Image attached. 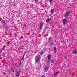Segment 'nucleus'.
Returning a JSON list of instances; mask_svg holds the SVG:
<instances>
[{"instance_id": "6e6552de", "label": "nucleus", "mask_w": 77, "mask_h": 77, "mask_svg": "<svg viewBox=\"0 0 77 77\" xmlns=\"http://www.w3.org/2000/svg\"><path fill=\"white\" fill-rule=\"evenodd\" d=\"M51 55H49L48 56V61H50V60H51L50 59H51Z\"/></svg>"}, {"instance_id": "bb28decb", "label": "nucleus", "mask_w": 77, "mask_h": 77, "mask_svg": "<svg viewBox=\"0 0 77 77\" xmlns=\"http://www.w3.org/2000/svg\"><path fill=\"white\" fill-rule=\"evenodd\" d=\"M52 35H54V34H52Z\"/></svg>"}, {"instance_id": "393cba45", "label": "nucleus", "mask_w": 77, "mask_h": 77, "mask_svg": "<svg viewBox=\"0 0 77 77\" xmlns=\"http://www.w3.org/2000/svg\"><path fill=\"white\" fill-rule=\"evenodd\" d=\"M76 4H77V2L76 3Z\"/></svg>"}, {"instance_id": "0eeeda50", "label": "nucleus", "mask_w": 77, "mask_h": 77, "mask_svg": "<svg viewBox=\"0 0 77 77\" xmlns=\"http://www.w3.org/2000/svg\"><path fill=\"white\" fill-rule=\"evenodd\" d=\"M40 29H42V27H43V23L42 22H41L40 23Z\"/></svg>"}, {"instance_id": "a878e982", "label": "nucleus", "mask_w": 77, "mask_h": 77, "mask_svg": "<svg viewBox=\"0 0 77 77\" xmlns=\"http://www.w3.org/2000/svg\"><path fill=\"white\" fill-rule=\"evenodd\" d=\"M1 50V49H0V50Z\"/></svg>"}, {"instance_id": "4be33fe9", "label": "nucleus", "mask_w": 77, "mask_h": 77, "mask_svg": "<svg viewBox=\"0 0 77 77\" xmlns=\"http://www.w3.org/2000/svg\"><path fill=\"white\" fill-rule=\"evenodd\" d=\"M34 1L35 2H38V0H34Z\"/></svg>"}, {"instance_id": "20e7f679", "label": "nucleus", "mask_w": 77, "mask_h": 77, "mask_svg": "<svg viewBox=\"0 0 77 77\" xmlns=\"http://www.w3.org/2000/svg\"><path fill=\"white\" fill-rule=\"evenodd\" d=\"M70 14V11H68L66 12V13H65V15L64 16V17H66L68 16L69 15V14Z\"/></svg>"}, {"instance_id": "7ed1b4c3", "label": "nucleus", "mask_w": 77, "mask_h": 77, "mask_svg": "<svg viewBox=\"0 0 77 77\" xmlns=\"http://www.w3.org/2000/svg\"><path fill=\"white\" fill-rule=\"evenodd\" d=\"M49 69V67L48 66H46V67L44 68V71L45 72H47Z\"/></svg>"}, {"instance_id": "1a4fd4ad", "label": "nucleus", "mask_w": 77, "mask_h": 77, "mask_svg": "<svg viewBox=\"0 0 77 77\" xmlns=\"http://www.w3.org/2000/svg\"><path fill=\"white\" fill-rule=\"evenodd\" d=\"M72 53L74 54H76L77 53V50H75L72 51Z\"/></svg>"}, {"instance_id": "ddd939ff", "label": "nucleus", "mask_w": 77, "mask_h": 77, "mask_svg": "<svg viewBox=\"0 0 77 77\" xmlns=\"http://www.w3.org/2000/svg\"><path fill=\"white\" fill-rule=\"evenodd\" d=\"M51 14H53V13H54V9H51Z\"/></svg>"}, {"instance_id": "6ab92c4d", "label": "nucleus", "mask_w": 77, "mask_h": 77, "mask_svg": "<svg viewBox=\"0 0 77 77\" xmlns=\"http://www.w3.org/2000/svg\"><path fill=\"white\" fill-rule=\"evenodd\" d=\"M50 45H53V42H51Z\"/></svg>"}, {"instance_id": "dca6fc26", "label": "nucleus", "mask_w": 77, "mask_h": 77, "mask_svg": "<svg viewBox=\"0 0 77 77\" xmlns=\"http://www.w3.org/2000/svg\"><path fill=\"white\" fill-rule=\"evenodd\" d=\"M51 38H52V37H50L49 38V42H50V41H51Z\"/></svg>"}, {"instance_id": "423d86ee", "label": "nucleus", "mask_w": 77, "mask_h": 77, "mask_svg": "<svg viewBox=\"0 0 77 77\" xmlns=\"http://www.w3.org/2000/svg\"><path fill=\"white\" fill-rule=\"evenodd\" d=\"M20 75V71H19L17 72L16 74V77H19Z\"/></svg>"}, {"instance_id": "5701e85b", "label": "nucleus", "mask_w": 77, "mask_h": 77, "mask_svg": "<svg viewBox=\"0 0 77 77\" xmlns=\"http://www.w3.org/2000/svg\"><path fill=\"white\" fill-rule=\"evenodd\" d=\"M24 56H23V57H22V59H24Z\"/></svg>"}, {"instance_id": "f03ea898", "label": "nucleus", "mask_w": 77, "mask_h": 77, "mask_svg": "<svg viewBox=\"0 0 77 77\" xmlns=\"http://www.w3.org/2000/svg\"><path fill=\"white\" fill-rule=\"evenodd\" d=\"M2 22L3 24H4V25L5 26H7V23H7V21L3 20H2Z\"/></svg>"}, {"instance_id": "f257e3e1", "label": "nucleus", "mask_w": 77, "mask_h": 77, "mask_svg": "<svg viewBox=\"0 0 77 77\" xmlns=\"http://www.w3.org/2000/svg\"><path fill=\"white\" fill-rule=\"evenodd\" d=\"M35 60L36 62H38L39 61V60H40V57L39 56L38 57L37 56L35 57Z\"/></svg>"}, {"instance_id": "39448f33", "label": "nucleus", "mask_w": 77, "mask_h": 77, "mask_svg": "<svg viewBox=\"0 0 77 77\" xmlns=\"http://www.w3.org/2000/svg\"><path fill=\"white\" fill-rule=\"evenodd\" d=\"M67 19L66 17L63 20V25H65L66 23V22H67Z\"/></svg>"}, {"instance_id": "9b49d317", "label": "nucleus", "mask_w": 77, "mask_h": 77, "mask_svg": "<svg viewBox=\"0 0 77 77\" xmlns=\"http://www.w3.org/2000/svg\"><path fill=\"white\" fill-rule=\"evenodd\" d=\"M24 59H22L21 60L20 62V65H21V64L23 63V62H24Z\"/></svg>"}, {"instance_id": "9d476101", "label": "nucleus", "mask_w": 77, "mask_h": 77, "mask_svg": "<svg viewBox=\"0 0 77 77\" xmlns=\"http://www.w3.org/2000/svg\"><path fill=\"white\" fill-rule=\"evenodd\" d=\"M59 73V72H55L54 73V76H56V75H57V74H58Z\"/></svg>"}, {"instance_id": "f3484780", "label": "nucleus", "mask_w": 77, "mask_h": 77, "mask_svg": "<svg viewBox=\"0 0 77 77\" xmlns=\"http://www.w3.org/2000/svg\"><path fill=\"white\" fill-rule=\"evenodd\" d=\"M11 70L12 71V72H15V71H14V70L13 69H11Z\"/></svg>"}, {"instance_id": "b1692460", "label": "nucleus", "mask_w": 77, "mask_h": 77, "mask_svg": "<svg viewBox=\"0 0 77 77\" xmlns=\"http://www.w3.org/2000/svg\"><path fill=\"white\" fill-rule=\"evenodd\" d=\"M42 77H45V76L43 75Z\"/></svg>"}, {"instance_id": "a211bd4d", "label": "nucleus", "mask_w": 77, "mask_h": 77, "mask_svg": "<svg viewBox=\"0 0 77 77\" xmlns=\"http://www.w3.org/2000/svg\"><path fill=\"white\" fill-rule=\"evenodd\" d=\"M43 54V51H41L40 52V55H42Z\"/></svg>"}, {"instance_id": "aec40b11", "label": "nucleus", "mask_w": 77, "mask_h": 77, "mask_svg": "<svg viewBox=\"0 0 77 77\" xmlns=\"http://www.w3.org/2000/svg\"><path fill=\"white\" fill-rule=\"evenodd\" d=\"M64 59H67V57L65 56Z\"/></svg>"}, {"instance_id": "412c9836", "label": "nucleus", "mask_w": 77, "mask_h": 77, "mask_svg": "<svg viewBox=\"0 0 77 77\" xmlns=\"http://www.w3.org/2000/svg\"><path fill=\"white\" fill-rule=\"evenodd\" d=\"M52 0H49L50 3H51L52 2Z\"/></svg>"}, {"instance_id": "4468645a", "label": "nucleus", "mask_w": 77, "mask_h": 77, "mask_svg": "<svg viewBox=\"0 0 77 77\" xmlns=\"http://www.w3.org/2000/svg\"><path fill=\"white\" fill-rule=\"evenodd\" d=\"M54 50L55 51V53H56V47L55 46L54 47Z\"/></svg>"}, {"instance_id": "2eb2a0df", "label": "nucleus", "mask_w": 77, "mask_h": 77, "mask_svg": "<svg viewBox=\"0 0 77 77\" xmlns=\"http://www.w3.org/2000/svg\"><path fill=\"white\" fill-rule=\"evenodd\" d=\"M49 62H51V63H54V61H53V60H51L50 61H49Z\"/></svg>"}, {"instance_id": "f8f14e48", "label": "nucleus", "mask_w": 77, "mask_h": 77, "mask_svg": "<svg viewBox=\"0 0 77 77\" xmlns=\"http://www.w3.org/2000/svg\"><path fill=\"white\" fill-rule=\"evenodd\" d=\"M51 20V19L48 18L46 19V22L47 23H48Z\"/></svg>"}]
</instances>
